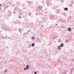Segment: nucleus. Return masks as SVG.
I'll return each instance as SVG.
<instances>
[{
	"instance_id": "obj_34",
	"label": "nucleus",
	"mask_w": 74,
	"mask_h": 74,
	"mask_svg": "<svg viewBox=\"0 0 74 74\" xmlns=\"http://www.w3.org/2000/svg\"><path fill=\"white\" fill-rule=\"evenodd\" d=\"M0 7H0V10H1V8H0Z\"/></svg>"
},
{
	"instance_id": "obj_18",
	"label": "nucleus",
	"mask_w": 74,
	"mask_h": 74,
	"mask_svg": "<svg viewBox=\"0 0 74 74\" xmlns=\"http://www.w3.org/2000/svg\"><path fill=\"white\" fill-rule=\"evenodd\" d=\"M34 38H35V37H34V38L32 37V38L33 40H34Z\"/></svg>"
},
{
	"instance_id": "obj_4",
	"label": "nucleus",
	"mask_w": 74,
	"mask_h": 74,
	"mask_svg": "<svg viewBox=\"0 0 74 74\" xmlns=\"http://www.w3.org/2000/svg\"><path fill=\"white\" fill-rule=\"evenodd\" d=\"M16 4L18 5V6H19V5H21V2H18Z\"/></svg>"
},
{
	"instance_id": "obj_39",
	"label": "nucleus",
	"mask_w": 74,
	"mask_h": 74,
	"mask_svg": "<svg viewBox=\"0 0 74 74\" xmlns=\"http://www.w3.org/2000/svg\"><path fill=\"white\" fill-rule=\"evenodd\" d=\"M70 12H71V11H70Z\"/></svg>"
},
{
	"instance_id": "obj_26",
	"label": "nucleus",
	"mask_w": 74,
	"mask_h": 74,
	"mask_svg": "<svg viewBox=\"0 0 74 74\" xmlns=\"http://www.w3.org/2000/svg\"><path fill=\"white\" fill-rule=\"evenodd\" d=\"M7 37H6L5 39H7Z\"/></svg>"
},
{
	"instance_id": "obj_23",
	"label": "nucleus",
	"mask_w": 74,
	"mask_h": 74,
	"mask_svg": "<svg viewBox=\"0 0 74 74\" xmlns=\"http://www.w3.org/2000/svg\"><path fill=\"white\" fill-rule=\"evenodd\" d=\"M51 28H52V29H53V27H52V26H51Z\"/></svg>"
},
{
	"instance_id": "obj_22",
	"label": "nucleus",
	"mask_w": 74,
	"mask_h": 74,
	"mask_svg": "<svg viewBox=\"0 0 74 74\" xmlns=\"http://www.w3.org/2000/svg\"><path fill=\"white\" fill-rule=\"evenodd\" d=\"M24 70H27V69H26V68H24Z\"/></svg>"
},
{
	"instance_id": "obj_37",
	"label": "nucleus",
	"mask_w": 74,
	"mask_h": 74,
	"mask_svg": "<svg viewBox=\"0 0 74 74\" xmlns=\"http://www.w3.org/2000/svg\"><path fill=\"white\" fill-rule=\"evenodd\" d=\"M54 27H56V26H54Z\"/></svg>"
},
{
	"instance_id": "obj_27",
	"label": "nucleus",
	"mask_w": 74,
	"mask_h": 74,
	"mask_svg": "<svg viewBox=\"0 0 74 74\" xmlns=\"http://www.w3.org/2000/svg\"><path fill=\"white\" fill-rule=\"evenodd\" d=\"M55 25H56V26H57L58 25V24H55Z\"/></svg>"
},
{
	"instance_id": "obj_20",
	"label": "nucleus",
	"mask_w": 74,
	"mask_h": 74,
	"mask_svg": "<svg viewBox=\"0 0 74 74\" xmlns=\"http://www.w3.org/2000/svg\"><path fill=\"white\" fill-rule=\"evenodd\" d=\"M21 18V16H20L18 17V18Z\"/></svg>"
},
{
	"instance_id": "obj_17",
	"label": "nucleus",
	"mask_w": 74,
	"mask_h": 74,
	"mask_svg": "<svg viewBox=\"0 0 74 74\" xmlns=\"http://www.w3.org/2000/svg\"><path fill=\"white\" fill-rule=\"evenodd\" d=\"M66 43H67L68 42H69V41H68V40H66Z\"/></svg>"
},
{
	"instance_id": "obj_33",
	"label": "nucleus",
	"mask_w": 74,
	"mask_h": 74,
	"mask_svg": "<svg viewBox=\"0 0 74 74\" xmlns=\"http://www.w3.org/2000/svg\"><path fill=\"white\" fill-rule=\"evenodd\" d=\"M72 4L73 3V2H72Z\"/></svg>"
},
{
	"instance_id": "obj_11",
	"label": "nucleus",
	"mask_w": 74,
	"mask_h": 74,
	"mask_svg": "<svg viewBox=\"0 0 74 74\" xmlns=\"http://www.w3.org/2000/svg\"><path fill=\"white\" fill-rule=\"evenodd\" d=\"M34 45H35V44H34V43H32V47H34Z\"/></svg>"
},
{
	"instance_id": "obj_29",
	"label": "nucleus",
	"mask_w": 74,
	"mask_h": 74,
	"mask_svg": "<svg viewBox=\"0 0 74 74\" xmlns=\"http://www.w3.org/2000/svg\"><path fill=\"white\" fill-rule=\"evenodd\" d=\"M3 38H4V37H3Z\"/></svg>"
},
{
	"instance_id": "obj_5",
	"label": "nucleus",
	"mask_w": 74,
	"mask_h": 74,
	"mask_svg": "<svg viewBox=\"0 0 74 74\" xmlns=\"http://www.w3.org/2000/svg\"><path fill=\"white\" fill-rule=\"evenodd\" d=\"M8 15L9 16H11V11H9V12H8Z\"/></svg>"
},
{
	"instance_id": "obj_38",
	"label": "nucleus",
	"mask_w": 74,
	"mask_h": 74,
	"mask_svg": "<svg viewBox=\"0 0 74 74\" xmlns=\"http://www.w3.org/2000/svg\"><path fill=\"white\" fill-rule=\"evenodd\" d=\"M28 32H29V31H28Z\"/></svg>"
},
{
	"instance_id": "obj_15",
	"label": "nucleus",
	"mask_w": 74,
	"mask_h": 74,
	"mask_svg": "<svg viewBox=\"0 0 74 74\" xmlns=\"http://www.w3.org/2000/svg\"><path fill=\"white\" fill-rule=\"evenodd\" d=\"M61 2L62 3H63V2H64V0H61Z\"/></svg>"
},
{
	"instance_id": "obj_3",
	"label": "nucleus",
	"mask_w": 74,
	"mask_h": 74,
	"mask_svg": "<svg viewBox=\"0 0 74 74\" xmlns=\"http://www.w3.org/2000/svg\"><path fill=\"white\" fill-rule=\"evenodd\" d=\"M19 33H22V28H20L19 29Z\"/></svg>"
},
{
	"instance_id": "obj_14",
	"label": "nucleus",
	"mask_w": 74,
	"mask_h": 74,
	"mask_svg": "<svg viewBox=\"0 0 74 74\" xmlns=\"http://www.w3.org/2000/svg\"><path fill=\"white\" fill-rule=\"evenodd\" d=\"M6 71H7V70H5L4 72V73H5Z\"/></svg>"
},
{
	"instance_id": "obj_7",
	"label": "nucleus",
	"mask_w": 74,
	"mask_h": 74,
	"mask_svg": "<svg viewBox=\"0 0 74 74\" xmlns=\"http://www.w3.org/2000/svg\"><path fill=\"white\" fill-rule=\"evenodd\" d=\"M26 69H27V70L29 69V65H27L26 66Z\"/></svg>"
},
{
	"instance_id": "obj_2",
	"label": "nucleus",
	"mask_w": 74,
	"mask_h": 74,
	"mask_svg": "<svg viewBox=\"0 0 74 74\" xmlns=\"http://www.w3.org/2000/svg\"><path fill=\"white\" fill-rule=\"evenodd\" d=\"M61 49L62 47H61L60 46H59L58 47V50H61Z\"/></svg>"
},
{
	"instance_id": "obj_19",
	"label": "nucleus",
	"mask_w": 74,
	"mask_h": 74,
	"mask_svg": "<svg viewBox=\"0 0 74 74\" xmlns=\"http://www.w3.org/2000/svg\"><path fill=\"white\" fill-rule=\"evenodd\" d=\"M37 73L36 72H34V74H36Z\"/></svg>"
},
{
	"instance_id": "obj_35",
	"label": "nucleus",
	"mask_w": 74,
	"mask_h": 74,
	"mask_svg": "<svg viewBox=\"0 0 74 74\" xmlns=\"http://www.w3.org/2000/svg\"><path fill=\"white\" fill-rule=\"evenodd\" d=\"M4 24L5 26V24Z\"/></svg>"
},
{
	"instance_id": "obj_24",
	"label": "nucleus",
	"mask_w": 74,
	"mask_h": 74,
	"mask_svg": "<svg viewBox=\"0 0 74 74\" xmlns=\"http://www.w3.org/2000/svg\"><path fill=\"white\" fill-rule=\"evenodd\" d=\"M44 1L43 0H42V3H44Z\"/></svg>"
},
{
	"instance_id": "obj_28",
	"label": "nucleus",
	"mask_w": 74,
	"mask_h": 74,
	"mask_svg": "<svg viewBox=\"0 0 74 74\" xmlns=\"http://www.w3.org/2000/svg\"><path fill=\"white\" fill-rule=\"evenodd\" d=\"M57 14H58V13H59V12H57Z\"/></svg>"
},
{
	"instance_id": "obj_21",
	"label": "nucleus",
	"mask_w": 74,
	"mask_h": 74,
	"mask_svg": "<svg viewBox=\"0 0 74 74\" xmlns=\"http://www.w3.org/2000/svg\"><path fill=\"white\" fill-rule=\"evenodd\" d=\"M23 35H24V36H26V33H24Z\"/></svg>"
},
{
	"instance_id": "obj_9",
	"label": "nucleus",
	"mask_w": 74,
	"mask_h": 74,
	"mask_svg": "<svg viewBox=\"0 0 74 74\" xmlns=\"http://www.w3.org/2000/svg\"><path fill=\"white\" fill-rule=\"evenodd\" d=\"M64 46V44L63 43H61L60 45V46L61 47H63Z\"/></svg>"
},
{
	"instance_id": "obj_36",
	"label": "nucleus",
	"mask_w": 74,
	"mask_h": 74,
	"mask_svg": "<svg viewBox=\"0 0 74 74\" xmlns=\"http://www.w3.org/2000/svg\"><path fill=\"white\" fill-rule=\"evenodd\" d=\"M27 33V34H28V33Z\"/></svg>"
},
{
	"instance_id": "obj_32",
	"label": "nucleus",
	"mask_w": 74,
	"mask_h": 74,
	"mask_svg": "<svg viewBox=\"0 0 74 74\" xmlns=\"http://www.w3.org/2000/svg\"><path fill=\"white\" fill-rule=\"evenodd\" d=\"M27 42H29V41H27Z\"/></svg>"
},
{
	"instance_id": "obj_10",
	"label": "nucleus",
	"mask_w": 74,
	"mask_h": 74,
	"mask_svg": "<svg viewBox=\"0 0 74 74\" xmlns=\"http://www.w3.org/2000/svg\"><path fill=\"white\" fill-rule=\"evenodd\" d=\"M64 10H65V11H68V9L67 8H65L64 9Z\"/></svg>"
},
{
	"instance_id": "obj_8",
	"label": "nucleus",
	"mask_w": 74,
	"mask_h": 74,
	"mask_svg": "<svg viewBox=\"0 0 74 74\" xmlns=\"http://www.w3.org/2000/svg\"><path fill=\"white\" fill-rule=\"evenodd\" d=\"M38 8L40 10H41L42 9V6H38Z\"/></svg>"
},
{
	"instance_id": "obj_25",
	"label": "nucleus",
	"mask_w": 74,
	"mask_h": 74,
	"mask_svg": "<svg viewBox=\"0 0 74 74\" xmlns=\"http://www.w3.org/2000/svg\"><path fill=\"white\" fill-rule=\"evenodd\" d=\"M1 4H0V7H1Z\"/></svg>"
},
{
	"instance_id": "obj_16",
	"label": "nucleus",
	"mask_w": 74,
	"mask_h": 74,
	"mask_svg": "<svg viewBox=\"0 0 74 74\" xmlns=\"http://www.w3.org/2000/svg\"><path fill=\"white\" fill-rule=\"evenodd\" d=\"M13 14H16V12H15V11H14Z\"/></svg>"
},
{
	"instance_id": "obj_1",
	"label": "nucleus",
	"mask_w": 74,
	"mask_h": 74,
	"mask_svg": "<svg viewBox=\"0 0 74 74\" xmlns=\"http://www.w3.org/2000/svg\"><path fill=\"white\" fill-rule=\"evenodd\" d=\"M49 17L51 20H53V18H54V16L53 15H51Z\"/></svg>"
},
{
	"instance_id": "obj_6",
	"label": "nucleus",
	"mask_w": 74,
	"mask_h": 74,
	"mask_svg": "<svg viewBox=\"0 0 74 74\" xmlns=\"http://www.w3.org/2000/svg\"><path fill=\"white\" fill-rule=\"evenodd\" d=\"M67 29L68 30V32H71V28L70 27H69Z\"/></svg>"
},
{
	"instance_id": "obj_31",
	"label": "nucleus",
	"mask_w": 74,
	"mask_h": 74,
	"mask_svg": "<svg viewBox=\"0 0 74 74\" xmlns=\"http://www.w3.org/2000/svg\"><path fill=\"white\" fill-rule=\"evenodd\" d=\"M9 39H10V38L9 37Z\"/></svg>"
},
{
	"instance_id": "obj_13",
	"label": "nucleus",
	"mask_w": 74,
	"mask_h": 74,
	"mask_svg": "<svg viewBox=\"0 0 74 74\" xmlns=\"http://www.w3.org/2000/svg\"><path fill=\"white\" fill-rule=\"evenodd\" d=\"M32 13H29V14H28V15L29 16H31V15H32Z\"/></svg>"
},
{
	"instance_id": "obj_12",
	"label": "nucleus",
	"mask_w": 74,
	"mask_h": 74,
	"mask_svg": "<svg viewBox=\"0 0 74 74\" xmlns=\"http://www.w3.org/2000/svg\"><path fill=\"white\" fill-rule=\"evenodd\" d=\"M31 47H32V45H31V44H29V46L28 47V48H31Z\"/></svg>"
},
{
	"instance_id": "obj_30",
	"label": "nucleus",
	"mask_w": 74,
	"mask_h": 74,
	"mask_svg": "<svg viewBox=\"0 0 74 74\" xmlns=\"http://www.w3.org/2000/svg\"><path fill=\"white\" fill-rule=\"evenodd\" d=\"M42 27H43V25H42Z\"/></svg>"
}]
</instances>
